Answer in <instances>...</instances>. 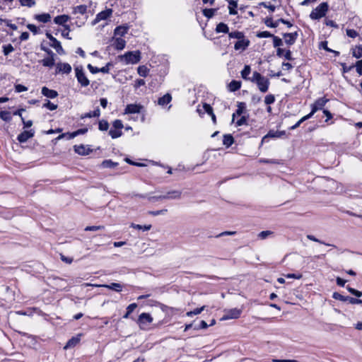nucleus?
<instances>
[{
    "mask_svg": "<svg viewBox=\"0 0 362 362\" xmlns=\"http://www.w3.org/2000/svg\"><path fill=\"white\" fill-rule=\"evenodd\" d=\"M352 54L354 57L359 59L362 57V47L361 46H356L355 48L353 49Z\"/></svg>",
    "mask_w": 362,
    "mask_h": 362,
    "instance_id": "79ce46f5",
    "label": "nucleus"
},
{
    "mask_svg": "<svg viewBox=\"0 0 362 362\" xmlns=\"http://www.w3.org/2000/svg\"><path fill=\"white\" fill-rule=\"evenodd\" d=\"M128 30H129V26L120 25V26H117L115 29L114 33H115V36L122 37L127 33Z\"/></svg>",
    "mask_w": 362,
    "mask_h": 362,
    "instance_id": "aec40b11",
    "label": "nucleus"
},
{
    "mask_svg": "<svg viewBox=\"0 0 362 362\" xmlns=\"http://www.w3.org/2000/svg\"><path fill=\"white\" fill-rule=\"evenodd\" d=\"M234 143V139L231 134H225L223 136V144L226 147H230Z\"/></svg>",
    "mask_w": 362,
    "mask_h": 362,
    "instance_id": "c85d7f7f",
    "label": "nucleus"
},
{
    "mask_svg": "<svg viewBox=\"0 0 362 362\" xmlns=\"http://www.w3.org/2000/svg\"><path fill=\"white\" fill-rule=\"evenodd\" d=\"M49 46L53 47L59 54H64L65 52L62 47L61 42L58 41L55 37L50 41Z\"/></svg>",
    "mask_w": 362,
    "mask_h": 362,
    "instance_id": "4468645a",
    "label": "nucleus"
},
{
    "mask_svg": "<svg viewBox=\"0 0 362 362\" xmlns=\"http://www.w3.org/2000/svg\"><path fill=\"white\" fill-rule=\"evenodd\" d=\"M240 82L235 80L232 81L228 85L230 91H236L240 88Z\"/></svg>",
    "mask_w": 362,
    "mask_h": 362,
    "instance_id": "c9c22d12",
    "label": "nucleus"
},
{
    "mask_svg": "<svg viewBox=\"0 0 362 362\" xmlns=\"http://www.w3.org/2000/svg\"><path fill=\"white\" fill-rule=\"evenodd\" d=\"M0 118L5 122H10L12 119L11 113L8 111H1Z\"/></svg>",
    "mask_w": 362,
    "mask_h": 362,
    "instance_id": "58836bf2",
    "label": "nucleus"
},
{
    "mask_svg": "<svg viewBox=\"0 0 362 362\" xmlns=\"http://www.w3.org/2000/svg\"><path fill=\"white\" fill-rule=\"evenodd\" d=\"M64 30L62 33V35L69 40H71V37H69L70 27L69 25H64Z\"/></svg>",
    "mask_w": 362,
    "mask_h": 362,
    "instance_id": "bf43d9fd",
    "label": "nucleus"
},
{
    "mask_svg": "<svg viewBox=\"0 0 362 362\" xmlns=\"http://www.w3.org/2000/svg\"><path fill=\"white\" fill-rule=\"evenodd\" d=\"M130 227L133 228L134 229L142 230L144 231H146V230H151L152 226L151 224L142 226V225L136 224V223H132L130 225Z\"/></svg>",
    "mask_w": 362,
    "mask_h": 362,
    "instance_id": "473e14b6",
    "label": "nucleus"
},
{
    "mask_svg": "<svg viewBox=\"0 0 362 362\" xmlns=\"http://www.w3.org/2000/svg\"><path fill=\"white\" fill-rule=\"evenodd\" d=\"M216 11V9L215 8H204L203 10V15L208 18H211L214 16Z\"/></svg>",
    "mask_w": 362,
    "mask_h": 362,
    "instance_id": "a19ab883",
    "label": "nucleus"
},
{
    "mask_svg": "<svg viewBox=\"0 0 362 362\" xmlns=\"http://www.w3.org/2000/svg\"><path fill=\"white\" fill-rule=\"evenodd\" d=\"M272 39H273V45H274V47L279 48L280 46L283 45L282 40L281 38H279V37L273 35Z\"/></svg>",
    "mask_w": 362,
    "mask_h": 362,
    "instance_id": "3c124183",
    "label": "nucleus"
},
{
    "mask_svg": "<svg viewBox=\"0 0 362 362\" xmlns=\"http://www.w3.org/2000/svg\"><path fill=\"white\" fill-rule=\"evenodd\" d=\"M113 128L119 130H122L123 128L122 122L120 119H116L113 122L112 124Z\"/></svg>",
    "mask_w": 362,
    "mask_h": 362,
    "instance_id": "4d7b16f0",
    "label": "nucleus"
},
{
    "mask_svg": "<svg viewBox=\"0 0 362 362\" xmlns=\"http://www.w3.org/2000/svg\"><path fill=\"white\" fill-rule=\"evenodd\" d=\"M245 108L246 106L245 103H238V109L236 110L235 112L233 114V121L234 120L235 115H241L243 113Z\"/></svg>",
    "mask_w": 362,
    "mask_h": 362,
    "instance_id": "c756f323",
    "label": "nucleus"
},
{
    "mask_svg": "<svg viewBox=\"0 0 362 362\" xmlns=\"http://www.w3.org/2000/svg\"><path fill=\"white\" fill-rule=\"evenodd\" d=\"M137 72H138L139 76H143V77H146V76H147V75L149 73V69H148L144 65L139 66L137 68Z\"/></svg>",
    "mask_w": 362,
    "mask_h": 362,
    "instance_id": "f704fd0d",
    "label": "nucleus"
},
{
    "mask_svg": "<svg viewBox=\"0 0 362 362\" xmlns=\"http://www.w3.org/2000/svg\"><path fill=\"white\" fill-rule=\"evenodd\" d=\"M98 128L100 131H106L109 128V123L106 120H100L98 124Z\"/></svg>",
    "mask_w": 362,
    "mask_h": 362,
    "instance_id": "de8ad7c7",
    "label": "nucleus"
},
{
    "mask_svg": "<svg viewBox=\"0 0 362 362\" xmlns=\"http://www.w3.org/2000/svg\"><path fill=\"white\" fill-rule=\"evenodd\" d=\"M273 233H274L271 230H264L258 234V238H260L261 240H264L269 235H272Z\"/></svg>",
    "mask_w": 362,
    "mask_h": 362,
    "instance_id": "603ef678",
    "label": "nucleus"
},
{
    "mask_svg": "<svg viewBox=\"0 0 362 362\" xmlns=\"http://www.w3.org/2000/svg\"><path fill=\"white\" fill-rule=\"evenodd\" d=\"M242 313V310L239 308H232L225 310V314L222 317V320L238 318Z\"/></svg>",
    "mask_w": 362,
    "mask_h": 362,
    "instance_id": "0eeeda50",
    "label": "nucleus"
},
{
    "mask_svg": "<svg viewBox=\"0 0 362 362\" xmlns=\"http://www.w3.org/2000/svg\"><path fill=\"white\" fill-rule=\"evenodd\" d=\"M117 165V163L113 162L112 160H105L101 163L102 167L105 168H113Z\"/></svg>",
    "mask_w": 362,
    "mask_h": 362,
    "instance_id": "72a5a7b5",
    "label": "nucleus"
},
{
    "mask_svg": "<svg viewBox=\"0 0 362 362\" xmlns=\"http://www.w3.org/2000/svg\"><path fill=\"white\" fill-rule=\"evenodd\" d=\"M74 151L78 155L86 156L90 152L89 148H87L84 145H76L74 146Z\"/></svg>",
    "mask_w": 362,
    "mask_h": 362,
    "instance_id": "412c9836",
    "label": "nucleus"
},
{
    "mask_svg": "<svg viewBox=\"0 0 362 362\" xmlns=\"http://www.w3.org/2000/svg\"><path fill=\"white\" fill-rule=\"evenodd\" d=\"M284 37L285 39V42L287 45H292L295 43L298 37V33L296 32L291 33H284Z\"/></svg>",
    "mask_w": 362,
    "mask_h": 362,
    "instance_id": "2eb2a0df",
    "label": "nucleus"
},
{
    "mask_svg": "<svg viewBox=\"0 0 362 362\" xmlns=\"http://www.w3.org/2000/svg\"><path fill=\"white\" fill-rule=\"evenodd\" d=\"M250 45V40L245 38H242L240 40H238L234 45V49L235 50H245L247 49V47Z\"/></svg>",
    "mask_w": 362,
    "mask_h": 362,
    "instance_id": "ddd939ff",
    "label": "nucleus"
},
{
    "mask_svg": "<svg viewBox=\"0 0 362 362\" xmlns=\"http://www.w3.org/2000/svg\"><path fill=\"white\" fill-rule=\"evenodd\" d=\"M327 99L325 98H318L313 105L311 112L308 114V115L312 117L313 115L319 110H322L327 102Z\"/></svg>",
    "mask_w": 362,
    "mask_h": 362,
    "instance_id": "6e6552de",
    "label": "nucleus"
},
{
    "mask_svg": "<svg viewBox=\"0 0 362 362\" xmlns=\"http://www.w3.org/2000/svg\"><path fill=\"white\" fill-rule=\"evenodd\" d=\"M328 4L327 2L321 3L318 6L312 11L310 17L313 20H318L325 16L328 11Z\"/></svg>",
    "mask_w": 362,
    "mask_h": 362,
    "instance_id": "7ed1b4c3",
    "label": "nucleus"
},
{
    "mask_svg": "<svg viewBox=\"0 0 362 362\" xmlns=\"http://www.w3.org/2000/svg\"><path fill=\"white\" fill-rule=\"evenodd\" d=\"M81 340V334H78L76 337H73L71 338L66 343V344L64 346V349H68L72 347H74L76 345H77Z\"/></svg>",
    "mask_w": 362,
    "mask_h": 362,
    "instance_id": "a211bd4d",
    "label": "nucleus"
},
{
    "mask_svg": "<svg viewBox=\"0 0 362 362\" xmlns=\"http://www.w3.org/2000/svg\"><path fill=\"white\" fill-rule=\"evenodd\" d=\"M274 35L268 31H262L257 33V37L259 38L272 37Z\"/></svg>",
    "mask_w": 362,
    "mask_h": 362,
    "instance_id": "864d4df0",
    "label": "nucleus"
},
{
    "mask_svg": "<svg viewBox=\"0 0 362 362\" xmlns=\"http://www.w3.org/2000/svg\"><path fill=\"white\" fill-rule=\"evenodd\" d=\"M205 308V306H202L201 308H195L194 310L192 311H189L186 313L187 316L188 317H192L193 315H199L200 314Z\"/></svg>",
    "mask_w": 362,
    "mask_h": 362,
    "instance_id": "37998d69",
    "label": "nucleus"
},
{
    "mask_svg": "<svg viewBox=\"0 0 362 362\" xmlns=\"http://www.w3.org/2000/svg\"><path fill=\"white\" fill-rule=\"evenodd\" d=\"M76 71V77L77 78L78 82L83 87H86L89 85L90 81L86 77L82 66H76L75 68Z\"/></svg>",
    "mask_w": 362,
    "mask_h": 362,
    "instance_id": "20e7f679",
    "label": "nucleus"
},
{
    "mask_svg": "<svg viewBox=\"0 0 362 362\" xmlns=\"http://www.w3.org/2000/svg\"><path fill=\"white\" fill-rule=\"evenodd\" d=\"M307 238L312 240V241H315V242H317V243H321V244H325L327 246H332V247H335V245H331V244H329V243H325L324 242L321 241L320 240L316 238L314 235H307Z\"/></svg>",
    "mask_w": 362,
    "mask_h": 362,
    "instance_id": "5fc2aeb1",
    "label": "nucleus"
},
{
    "mask_svg": "<svg viewBox=\"0 0 362 362\" xmlns=\"http://www.w3.org/2000/svg\"><path fill=\"white\" fill-rule=\"evenodd\" d=\"M209 327L204 320H202L199 325L194 327V329H206Z\"/></svg>",
    "mask_w": 362,
    "mask_h": 362,
    "instance_id": "338daca9",
    "label": "nucleus"
},
{
    "mask_svg": "<svg viewBox=\"0 0 362 362\" xmlns=\"http://www.w3.org/2000/svg\"><path fill=\"white\" fill-rule=\"evenodd\" d=\"M22 6L33 7L35 5V0H19Z\"/></svg>",
    "mask_w": 362,
    "mask_h": 362,
    "instance_id": "a18cd8bd",
    "label": "nucleus"
},
{
    "mask_svg": "<svg viewBox=\"0 0 362 362\" xmlns=\"http://www.w3.org/2000/svg\"><path fill=\"white\" fill-rule=\"evenodd\" d=\"M216 33H229V28L226 24L224 23H220L216 25Z\"/></svg>",
    "mask_w": 362,
    "mask_h": 362,
    "instance_id": "7c9ffc66",
    "label": "nucleus"
},
{
    "mask_svg": "<svg viewBox=\"0 0 362 362\" xmlns=\"http://www.w3.org/2000/svg\"><path fill=\"white\" fill-rule=\"evenodd\" d=\"M42 94L48 98H55L58 96V93L54 90L49 89L44 86L42 88Z\"/></svg>",
    "mask_w": 362,
    "mask_h": 362,
    "instance_id": "f3484780",
    "label": "nucleus"
},
{
    "mask_svg": "<svg viewBox=\"0 0 362 362\" xmlns=\"http://www.w3.org/2000/svg\"><path fill=\"white\" fill-rule=\"evenodd\" d=\"M152 322L153 317L149 313H143L139 316L138 324L139 325L140 328L142 329H145L146 328V325L151 323Z\"/></svg>",
    "mask_w": 362,
    "mask_h": 362,
    "instance_id": "423d86ee",
    "label": "nucleus"
},
{
    "mask_svg": "<svg viewBox=\"0 0 362 362\" xmlns=\"http://www.w3.org/2000/svg\"><path fill=\"white\" fill-rule=\"evenodd\" d=\"M35 19L41 23H48L51 20V16L49 13L37 14L35 16Z\"/></svg>",
    "mask_w": 362,
    "mask_h": 362,
    "instance_id": "b1692460",
    "label": "nucleus"
},
{
    "mask_svg": "<svg viewBox=\"0 0 362 362\" xmlns=\"http://www.w3.org/2000/svg\"><path fill=\"white\" fill-rule=\"evenodd\" d=\"M275 102V97L274 95L269 94L266 95L264 98V103L267 105H271L273 104Z\"/></svg>",
    "mask_w": 362,
    "mask_h": 362,
    "instance_id": "6e6d98bb",
    "label": "nucleus"
},
{
    "mask_svg": "<svg viewBox=\"0 0 362 362\" xmlns=\"http://www.w3.org/2000/svg\"><path fill=\"white\" fill-rule=\"evenodd\" d=\"M168 211L167 209H161L158 211H150L148 214L153 216L164 215Z\"/></svg>",
    "mask_w": 362,
    "mask_h": 362,
    "instance_id": "052dcab7",
    "label": "nucleus"
},
{
    "mask_svg": "<svg viewBox=\"0 0 362 362\" xmlns=\"http://www.w3.org/2000/svg\"><path fill=\"white\" fill-rule=\"evenodd\" d=\"M86 286H91L95 287H104L108 289L115 291L116 292H121L123 288V285L119 283H111L110 284H85Z\"/></svg>",
    "mask_w": 362,
    "mask_h": 362,
    "instance_id": "1a4fd4ad",
    "label": "nucleus"
},
{
    "mask_svg": "<svg viewBox=\"0 0 362 362\" xmlns=\"http://www.w3.org/2000/svg\"><path fill=\"white\" fill-rule=\"evenodd\" d=\"M56 73L69 74L71 71V66L68 63H57Z\"/></svg>",
    "mask_w": 362,
    "mask_h": 362,
    "instance_id": "f8f14e48",
    "label": "nucleus"
},
{
    "mask_svg": "<svg viewBox=\"0 0 362 362\" xmlns=\"http://www.w3.org/2000/svg\"><path fill=\"white\" fill-rule=\"evenodd\" d=\"M28 90L27 87L21 84H17L15 86V90L17 93H21L23 91H26Z\"/></svg>",
    "mask_w": 362,
    "mask_h": 362,
    "instance_id": "e2e57ef3",
    "label": "nucleus"
},
{
    "mask_svg": "<svg viewBox=\"0 0 362 362\" xmlns=\"http://www.w3.org/2000/svg\"><path fill=\"white\" fill-rule=\"evenodd\" d=\"M332 298L335 300H338L343 302L348 301L349 303L353 305L362 303V300L361 299L355 298L350 296H344L338 292L333 293Z\"/></svg>",
    "mask_w": 362,
    "mask_h": 362,
    "instance_id": "39448f33",
    "label": "nucleus"
},
{
    "mask_svg": "<svg viewBox=\"0 0 362 362\" xmlns=\"http://www.w3.org/2000/svg\"><path fill=\"white\" fill-rule=\"evenodd\" d=\"M43 107L49 110H54L57 108V105L51 103L49 100H47V103L43 105Z\"/></svg>",
    "mask_w": 362,
    "mask_h": 362,
    "instance_id": "13d9d810",
    "label": "nucleus"
},
{
    "mask_svg": "<svg viewBox=\"0 0 362 362\" xmlns=\"http://www.w3.org/2000/svg\"><path fill=\"white\" fill-rule=\"evenodd\" d=\"M228 36L230 38L238 39V40H241L245 37L244 33L240 31H234L228 33Z\"/></svg>",
    "mask_w": 362,
    "mask_h": 362,
    "instance_id": "e433bc0d",
    "label": "nucleus"
},
{
    "mask_svg": "<svg viewBox=\"0 0 362 362\" xmlns=\"http://www.w3.org/2000/svg\"><path fill=\"white\" fill-rule=\"evenodd\" d=\"M13 50H14V48L12 46V45H11V44L3 46V52L5 56L8 55L10 53L13 52Z\"/></svg>",
    "mask_w": 362,
    "mask_h": 362,
    "instance_id": "09e8293b",
    "label": "nucleus"
},
{
    "mask_svg": "<svg viewBox=\"0 0 362 362\" xmlns=\"http://www.w3.org/2000/svg\"><path fill=\"white\" fill-rule=\"evenodd\" d=\"M87 132H88L87 128H83V129H79L74 132L68 133V139H72L78 135L86 134Z\"/></svg>",
    "mask_w": 362,
    "mask_h": 362,
    "instance_id": "cd10ccee",
    "label": "nucleus"
},
{
    "mask_svg": "<svg viewBox=\"0 0 362 362\" xmlns=\"http://www.w3.org/2000/svg\"><path fill=\"white\" fill-rule=\"evenodd\" d=\"M118 58L125 64H135L141 60V52L139 51L127 52L123 55H119Z\"/></svg>",
    "mask_w": 362,
    "mask_h": 362,
    "instance_id": "f257e3e1",
    "label": "nucleus"
},
{
    "mask_svg": "<svg viewBox=\"0 0 362 362\" xmlns=\"http://www.w3.org/2000/svg\"><path fill=\"white\" fill-rule=\"evenodd\" d=\"M137 308L136 303H132L127 308V313L123 316L124 318H128L129 315Z\"/></svg>",
    "mask_w": 362,
    "mask_h": 362,
    "instance_id": "ea45409f",
    "label": "nucleus"
},
{
    "mask_svg": "<svg viewBox=\"0 0 362 362\" xmlns=\"http://www.w3.org/2000/svg\"><path fill=\"white\" fill-rule=\"evenodd\" d=\"M122 131L116 129H111L109 131V134L112 139H117L122 135Z\"/></svg>",
    "mask_w": 362,
    "mask_h": 362,
    "instance_id": "c03bdc74",
    "label": "nucleus"
},
{
    "mask_svg": "<svg viewBox=\"0 0 362 362\" xmlns=\"http://www.w3.org/2000/svg\"><path fill=\"white\" fill-rule=\"evenodd\" d=\"M144 110V106L140 104H129L124 109V114L141 113Z\"/></svg>",
    "mask_w": 362,
    "mask_h": 362,
    "instance_id": "9d476101",
    "label": "nucleus"
},
{
    "mask_svg": "<svg viewBox=\"0 0 362 362\" xmlns=\"http://www.w3.org/2000/svg\"><path fill=\"white\" fill-rule=\"evenodd\" d=\"M42 66L51 68L54 65V57H48L39 62Z\"/></svg>",
    "mask_w": 362,
    "mask_h": 362,
    "instance_id": "4be33fe9",
    "label": "nucleus"
},
{
    "mask_svg": "<svg viewBox=\"0 0 362 362\" xmlns=\"http://www.w3.org/2000/svg\"><path fill=\"white\" fill-rule=\"evenodd\" d=\"M311 118L308 114L304 117H303L299 121H298L293 126H292L290 129L291 130H293V129H296V128H298L301 123H303V122H305V120H308V119Z\"/></svg>",
    "mask_w": 362,
    "mask_h": 362,
    "instance_id": "49530a36",
    "label": "nucleus"
},
{
    "mask_svg": "<svg viewBox=\"0 0 362 362\" xmlns=\"http://www.w3.org/2000/svg\"><path fill=\"white\" fill-rule=\"evenodd\" d=\"M35 131L33 129L25 130L18 134L17 139L20 143H25L29 139L34 136Z\"/></svg>",
    "mask_w": 362,
    "mask_h": 362,
    "instance_id": "9b49d317",
    "label": "nucleus"
},
{
    "mask_svg": "<svg viewBox=\"0 0 362 362\" xmlns=\"http://www.w3.org/2000/svg\"><path fill=\"white\" fill-rule=\"evenodd\" d=\"M70 19V17L67 15H60L57 16L54 18V23L57 25H61L64 27L65 23L68 22V21Z\"/></svg>",
    "mask_w": 362,
    "mask_h": 362,
    "instance_id": "6ab92c4d",
    "label": "nucleus"
},
{
    "mask_svg": "<svg viewBox=\"0 0 362 362\" xmlns=\"http://www.w3.org/2000/svg\"><path fill=\"white\" fill-rule=\"evenodd\" d=\"M229 6H228V8H229V13L230 15H235L237 14V11L235 10V8H237L238 6V3L237 1H230L229 2Z\"/></svg>",
    "mask_w": 362,
    "mask_h": 362,
    "instance_id": "4c0bfd02",
    "label": "nucleus"
},
{
    "mask_svg": "<svg viewBox=\"0 0 362 362\" xmlns=\"http://www.w3.org/2000/svg\"><path fill=\"white\" fill-rule=\"evenodd\" d=\"M112 10L110 8L106 9L103 11H101L96 16V20H98V21L105 20L112 15Z\"/></svg>",
    "mask_w": 362,
    "mask_h": 362,
    "instance_id": "5701e85b",
    "label": "nucleus"
},
{
    "mask_svg": "<svg viewBox=\"0 0 362 362\" xmlns=\"http://www.w3.org/2000/svg\"><path fill=\"white\" fill-rule=\"evenodd\" d=\"M163 195L165 199H180L181 198L182 192L179 190H172Z\"/></svg>",
    "mask_w": 362,
    "mask_h": 362,
    "instance_id": "dca6fc26",
    "label": "nucleus"
},
{
    "mask_svg": "<svg viewBox=\"0 0 362 362\" xmlns=\"http://www.w3.org/2000/svg\"><path fill=\"white\" fill-rule=\"evenodd\" d=\"M356 71L359 75H362V59L358 60L356 64Z\"/></svg>",
    "mask_w": 362,
    "mask_h": 362,
    "instance_id": "774afa93",
    "label": "nucleus"
},
{
    "mask_svg": "<svg viewBox=\"0 0 362 362\" xmlns=\"http://www.w3.org/2000/svg\"><path fill=\"white\" fill-rule=\"evenodd\" d=\"M87 6L86 5H79L73 8V13L74 14H84L86 13Z\"/></svg>",
    "mask_w": 362,
    "mask_h": 362,
    "instance_id": "2f4dec72",
    "label": "nucleus"
},
{
    "mask_svg": "<svg viewBox=\"0 0 362 362\" xmlns=\"http://www.w3.org/2000/svg\"><path fill=\"white\" fill-rule=\"evenodd\" d=\"M265 25L267 26V27H269V28H275V25H273L274 24V22H273V20H272V18L271 17H267L264 19V21Z\"/></svg>",
    "mask_w": 362,
    "mask_h": 362,
    "instance_id": "680f3d73",
    "label": "nucleus"
},
{
    "mask_svg": "<svg viewBox=\"0 0 362 362\" xmlns=\"http://www.w3.org/2000/svg\"><path fill=\"white\" fill-rule=\"evenodd\" d=\"M251 69L250 66L246 65L245 66L244 69L241 71V76L244 79H247V76L250 74Z\"/></svg>",
    "mask_w": 362,
    "mask_h": 362,
    "instance_id": "8fccbe9b",
    "label": "nucleus"
},
{
    "mask_svg": "<svg viewBox=\"0 0 362 362\" xmlns=\"http://www.w3.org/2000/svg\"><path fill=\"white\" fill-rule=\"evenodd\" d=\"M346 35L349 37L354 38V37H356L358 35V33L355 30H354V29H347L346 30Z\"/></svg>",
    "mask_w": 362,
    "mask_h": 362,
    "instance_id": "0e129e2a",
    "label": "nucleus"
},
{
    "mask_svg": "<svg viewBox=\"0 0 362 362\" xmlns=\"http://www.w3.org/2000/svg\"><path fill=\"white\" fill-rule=\"evenodd\" d=\"M172 100L171 95L169 93H166L163 97L160 98L158 100V103L160 105L164 106L168 105Z\"/></svg>",
    "mask_w": 362,
    "mask_h": 362,
    "instance_id": "a878e982",
    "label": "nucleus"
},
{
    "mask_svg": "<svg viewBox=\"0 0 362 362\" xmlns=\"http://www.w3.org/2000/svg\"><path fill=\"white\" fill-rule=\"evenodd\" d=\"M252 81L256 83L259 90L262 93H266L268 90L269 81L268 78L262 76L257 71L253 73Z\"/></svg>",
    "mask_w": 362,
    "mask_h": 362,
    "instance_id": "f03ea898",
    "label": "nucleus"
},
{
    "mask_svg": "<svg viewBox=\"0 0 362 362\" xmlns=\"http://www.w3.org/2000/svg\"><path fill=\"white\" fill-rule=\"evenodd\" d=\"M203 109H204V112L208 113L209 115L213 113V108L211 107L210 105H209L207 103H204L203 105Z\"/></svg>",
    "mask_w": 362,
    "mask_h": 362,
    "instance_id": "69168bd1",
    "label": "nucleus"
},
{
    "mask_svg": "<svg viewBox=\"0 0 362 362\" xmlns=\"http://www.w3.org/2000/svg\"><path fill=\"white\" fill-rule=\"evenodd\" d=\"M100 115V111L98 107H97L95 110L93 112H87L81 115V118H90V117H98Z\"/></svg>",
    "mask_w": 362,
    "mask_h": 362,
    "instance_id": "bb28decb",
    "label": "nucleus"
},
{
    "mask_svg": "<svg viewBox=\"0 0 362 362\" xmlns=\"http://www.w3.org/2000/svg\"><path fill=\"white\" fill-rule=\"evenodd\" d=\"M125 45H126V42L124 39H122L121 37L115 38V42H114V46L116 49H117V50L123 49L125 47Z\"/></svg>",
    "mask_w": 362,
    "mask_h": 362,
    "instance_id": "393cba45",
    "label": "nucleus"
}]
</instances>
